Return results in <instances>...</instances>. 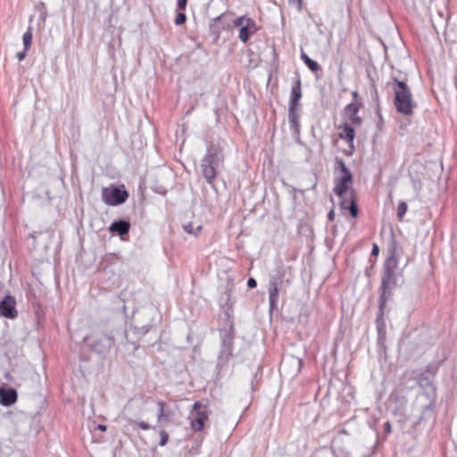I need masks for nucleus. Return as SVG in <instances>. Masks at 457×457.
Segmentation results:
<instances>
[{
    "label": "nucleus",
    "instance_id": "nucleus-4",
    "mask_svg": "<svg viewBox=\"0 0 457 457\" xmlns=\"http://www.w3.org/2000/svg\"><path fill=\"white\" fill-rule=\"evenodd\" d=\"M335 181L336 186L333 188V192L340 198L341 208L349 210L352 217H357L359 210L354 196V191L352 189L353 185L339 180Z\"/></svg>",
    "mask_w": 457,
    "mask_h": 457
},
{
    "label": "nucleus",
    "instance_id": "nucleus-9",
    "mask_svg": "<svg viewBox=\"0 0 457 457\" xmlns=\"http://www.w3.org/2000/svg\"><path fill=\"white\" fill-rule=\"evenodd\" d=\"M0 315L7 319H15L18 316L16 300L11 295H6L0 301Z\"/></svg>",
    "mask_w": 457,
    "mask_h": 457
},
{
    "label": "nucleus",
    "instance_id": "nucleus-23",
    "mask_svg": "<svg viewBox=\"0 0 457 457\" xmlns=\"http://www.w3.org/2000/svg\"><path fill=\"white\" fill-rule=\"evenodd\" d=\"M22 41L24 45L25 51H28L31 46L32 42V32L31 28H29V29L23 34Z\"/></svg>",
    "mask_w": 457,
    "mask_h": 457
},
{
    "label": "nucleus",
    "instance_id": "nucleus-13",
    "mask_svg": "<svg viewBox=\"0 0 457 457\" xmlns=\"http://www.w3.org/2000/svg\"><path fill=\"white\" fill-rule=\"evenodd\" d=\"M336 170H339L341 175L335 179V180H339L341 182H345L347 184L353 185V178L350 170L347 168L345 162L339 158L336 159Z\"/></svg>",
    "mask_w": 457,
    "mask_h": 457
},
{
    "label": "nucleus",
    "instance_id": "nucleus-5",
    "mask_svg": "<svg viewBox=\"0 0 457 457\" xmlns=\"http://www.w3.org/2000/svg\"><path fill=\"white\" fill-rule=\"evenodd\" d=\"M129 194L124 188V186L116 187L112 185L108 187H103L102 199L111 206L120 205L127 201Z\"/></svg>",
    "mask_w": 457,
    "mask_h": 457
},
{
    "label": "nucleus",
    "instance_id": "nucleus-24",
    "mask_svg": "<svg viewBox=\"0 0 457 457\" xmlns=\"http://www.w3.org/2000/svg\"><path fill=\"white\" fill-rule=\"evenodd\" d=\"M37 10L39 12V20L42 22H45L47 17V10L44 2H39L36 6Z\"/></svg>",
    "mask_w": 457,
    "mask_h": 457
},
{
    "label": "nucleus",
    "instance_id": "nucleus-34",
    "mask_svg": "<svg viewBox=\"0 0 457 457\" xmlns=\"http://www.w3.org/2000/svg\"><path fill=\"white\" fill-rule=\"evenodd\" d=\"M290 4H296L299 12L303 10V0H288Z\"/></svg>",
    "mask_w": 457,
    "mask_h": 457
},
{
    "label": "nucleus",
    "instance_id": "nucleus-10",
    "mask_svg": "<svg viewBox=\"0 0 457 457\" xmlns=\"http://www.w3.org/2000/svg\"><path fill=\"white\" fill-rule=\"evenodd\" d=\"M113 344L114 340L112 337L106 334H101L92 342L91 347L94 352L99 354H104L111 349Z\"/></svg>",
    "mask_w": 457,
    "mask_h": 457
},
{
    "label": "nucleus",
    "instance_id": "nucleus-15",
    "mask_svg": "<svg viewBox=\"0 0 457 457\" xmlns=\"http://www.w3.org/2000/svg\"><path fill=\"white\" fill-rule=\"evenodd\" d=\"M301 98H302L301 80H300V79H297L294 81L292 88H291L288 107L300 108Z\"/></svg>",
    "mask_w": 457,
    "mask_h": 457
},
{
    "label": "nucleus",
    "instance_id": "nucleus-14",
    "mask_svg": "<svg viewBox=\"0 0 457 457\" xmlns=\"http://www.w3.org/2000/svg\"><path fill=\"white\" fill-rule=\"evenodd\" d=\"M361 104L352 102L344 109L345 115L351 120L353 125H361V118L357 115Z\"/></svg>",
    "mask_w": 457,
    "mask_h": 457
},
{
    "label": "nucleus",
    "instance_id": "nucleus-19",
    "mask_svg": "<svg viewBox=\"0 0 457 457\" xmlns=\"http://www.w3.org/2000/svg\"><path fill=\"white\" fill-rule=\"evenodd\" d=\"M416 380L420 386L422 387L428 395L434 396L436 395V386L428 376L420 374Z\"/></svg>",
    "mask_w": 457,
    "mask_h": 457
},
{
    "label": "nucleus",
    "instance_id": "nucleus-29",
    "mask_svg": "<svg viewBox=\"0 0 457 457\" xmlns=\"http://www.w3.org/2000/svg\"><path fill=\"white\" fill-rule=\"evenodd\" d=\"M163 417H164V403L158 402V415H157L158 422H162Z\"/></svg>",
    "mask_w": 457,
    "mask_h": 457
},
{
    "label": "nucleus",
    "instance_id": "nucleus-3",
    "mask_svg": "<svg viewBox=\"0 0 457 457\" xmlns=\"http://www.w3.org/2000/svg\"><path fill=\"white\" fill-rule=\"evenodd\" d=\"M397 264L398 261L395 257V251H391L390 255L387 257L384 264V272L379 288L383 298L386 295H393V291L397 286V279L395 276Z\"/></svg>",
    "mask_w": 457,
    "mask_h": 457
},
{
    "label": "nucleus",
    "instance_id": "nucleus-33",
    "mask_svg": "<svg viewBox=\"0 0 457 457\" xmlns=\"http://www.w3.org/2000/svg\"><path fill=\"white\" fill-rule=\"evenodd\" d=\"M187 0H178L177 8L180 11H184L187 7Z\"/></svg>",
    "mask_w": 457,
    "mask_h": 457
},
{
    "label": "nucleus",
    "instance_id": "nucleus-42",
    "mask_svg": "<svg viewBox=\"0 0 457 457\" xmlns=\"http://www.w3.org/2000/svg\"><path fill=\"white\" fill-rule=\"evenodd\" d=\"M97 428H98V429H100V430H102V431H104V430H106V426L102 425V424H99V425L97 426Z\"/></svg>",
    "mask_w": 457,
    "mask_h": 457
},
{
    "label": "nucleus",
    "instance_id": "nucleus-2",
    "mask_svg": "<svg viewBox=\"0 0 457 457\" xmlns=\"http://www.w3.org/2000/svg\"><path fill=\"white\" fill-rule=\"evenodd\" d=\"M394 80V92H395V106L398 112L410 115L412 113L416 104L412 99V95L410 87L407 86L404 79H402L395 74L392 75Z\"/></svg>",
    "mask_w": 457,
    "mask_h": 457
},
{
    "label": "nucleus",
    "instance_id": "nucleus-39",
    "mask_svg": "<svg viewBox=\"0 0 457 457\" xmlns=\"http://www.w3.org/2000/svg\"><path fill=\"white\" fill-rule=\"evenodd\" d=\"M328 219L330 220V221H333L334 219H335V212H334V210H331L328 213Z\"/></svg>",
    "mask_w": 457,
    "mask_h": 457
},
{
    "label": "nucleus",
    "instance_id": "nucleus-11",
    "mask_svg": "<svg viewBox=\"0 0 457 457\" xmlns=\"http://www.w3.org/2000/svg\"><path fill=\"white\" fill-rule=\"evenodd\" d=\"M233 337L229 332L222 336V346L219 355L220 364H225L232 355Z\"/></svg>",
    "mask_w": 457,
    "mask_h": 457
},
{
    "label": "nucleus",
    "instance_id": "nucleus-7",
    "mask_svg": "<svg viewBox=\"0 0 457 457\" xmlns=\"http://www.w3.org/2000/svg\"><path fill=\"white\" fill-rule=\"evenodd\" d=\"M284 273L278 270L270 275L269 287V301L270 310L277 308L278 300V289L282 284Z\"/></svg>",
    "mask_w": 457,
    "mask_h": 457
},
{
    "label": "nucleus",
    "instance_id": "nucleus-30",
    "mask_svg": "<svg viewBox=\"0 0 457 457\" xmlns=\"http://www.w3.org/2000/svg\"><path fill=\"white\" fill-rule=\"evenodd\" d=\"M222 18V15H220L214 19L212 20V23L210 25V28L212 32L219 34L220 33V28L216 27V23Z\"/></svg>",
    "mask_w": 457,
    "mask_h": 457
},
{
    "label": "nucleus",
    "instance_id": "nucleus-35",
    "mask_svg": "<svg viewBox=\"0 0 457 457\" xmlns=\"http://www.w3.org/2000/svg\"><path fill=\"white\" fill-rule=\"evenodd\" d=\"M247 286L250 288H254L257 286V282L253 278H249L247 280Z\"/></svg>",
    "mask_w": 457,
    "mask_h": 457
},
{
    "label": "nucleus",
    "instance_id": "nucleus-25",
    "mask_svg": "<svg viewBox=\"0 0 457 457\" xmlns=\"http://www.w3.org/2000/svg\"><path fill=\"white\" fill-rule=\"evenodd\" d=\"M408 210V205L404 201L399 203L397 207V218L399 220H403V217Z\"/></svg>",
    "mask_w": 457,
    "mask_h": 457
},
{
    "label": "nucleus",
    "instance_id": "nucleus-36",
    "mask_svg": "<svg viewBox=\"0 0 457 457\" xmlns=\"http://www.w3.org/2000/svg\"><path fill=\"white\" fill-rule=\"evenodd\" d=\"M137 426L144 430H148L151 428V426L145 421L138 422Z\"/></svg>",
    "mask_w": 457,
    "mask_h": 457
},
{
    "label": "nucleus",
    "instance_id": "nucleus-26",
    "mask_svg": "<svg viewBox=\"0 0 457 457\" xmlns=\"http://www.w3.org/2000/svg\"><path fill=\"white\" fill-rule=\"evenodd\" d=\"M183 228L188 234L197 235V233L201 230L202 227L198 225L196 228H195L193 223L188 222L183 225Z\"/></svg>",
    "mask_w": 457,
    "mask_h": 457
},
{
    "label": "nucleus",
    "instance_id": "nucleus-12",
    "mask_svg": "<svg viewBox=\"0 0 457 457\" xmlns=\"http://www.w3.org/2000/svg\"><path fill=\"white\" fill-rule=\"evenodd\" d=\"M302 367V360L289 355L287 357H283L279 370L280 371L288 372L289 369L292 368L291 375L295 376L299 373Z\"/></svg>",
    "mask_w": 457,
    "mask_h": 457
},
{
    "label": "nucleus",
    "instance_id": "nucleus-32",
    "mask_svg": "<svg viewBox=\"0 0 457 457\" xmlns=\"http://www.w3.org/2000/svg\"><path fill=\"white\" fill-rule=\"evenodd\" d=\"M160 436H161V440H160L159 445H160L161 446H163V445H165L167 444V442H168L169 435H168V433H167V432H165V431H163V430H162V431H161Z\"/></svg>",
    "mask_w": 457,
    "mask_h": 457
},
{
    "label": "nucleus",
    "instance_id": "nucleus-20",
    "mask_svg": "<svg viewBox=\"0 0 457 457\" xmlns=\"http://www.w3.org/2000/svg\"><path fill=\"white\" fill-rule=\"evenodd\" d=\"M130 224L129 221L125 220H120L117 221H114L110 226V230L112 232L117 233L121 237L125 235H127L129 231Z\"/></svg>",
    "mask_w": 457,
    "mask_h": 457
},
{
    "label": "nucleus",
    "instance_id": "nucleus-37",
    "mask_svg": "<svg viewBox=\"0 0 457 457\" xmlns=\"http://www.w3.org/2000/svg\"><path fill=\"white\" fill-rule=\"evenodd\" d=\"M27 52L28 51H25V49L22 51V52H19L17 53L16 54V57L19 61H22L25 59L26 55H27Z\"/></svg>",
    "mask_w": 457,
    "mask_h": 457
},
{
    "label": "nucleus",
    "instance_id": "nucleus-27",
    "mask_svg": "<svg viewBox=\"0 0 457 457\" xmlns=\"http://www.w3.org/2000/svg\"><path fill=\"white\" fill-rule=\"evenodd\" d=\"M187 21V16L184 12H178L175 18V24L178 26L183 25Z\"/></svg>",
    "mask_w": 457,
    "mask_h": 457
},
{
    "label": "nucleus",
    "instance_id": "nucleus-31",
    "mask_svg": "<svg viewBox=\"0 0 457 457\" xmlns=\"http://www.w3.org/2000/svg\"><path fill=\"white\" fill-rule=\"evenodd\" d=\"M249 18L245 17V16H240L238 18H237L235 21H234V25L236 27H240L242 28V26L245 25L246 23V20H248Z\"/></svg>",
    "mask_w": 457,
    "mask_h": 457
},
{
    "label": "nucleus",
    "instance_id": "nucleus-8",
    "mask_svg": "<svg viewBox=\"0 0 457 457\" xmlns=\"http://www.w3.org/2000/svg\"><path fill=\"white\" fill-rule=\"evenodd\" d=\"M194 412L191 413V427L195 431H201L204 427V422L208 419L207 407L199 402L193 405Z\"/></svg>",
    "mask_w": 457,
    "mask_h": 457
},
{
    "label": "nucleus",
    "instance_id": "nucleus-38",
    "mask_svg": "<svg viewBox=\"0 0 457 457\" xmlns=\"http://www.w3.org/2000/svg\"><path fill=\"white\" fill-rule=\"evenodd\" d=\"M378 252H379L378 246L376 244H374L373 247H372L371 254L377 255V254H378Z\"/></svg>",
    "mask_w": 457,
    "mask_h": 457
},
{
    "label": "nucleus",
    "instance_id": "nucleus-28",
    "mask_svg": "<svg viewBox=\"0 0 457 457\" xmlns=\"http://www.w3.org/2000/svg\"><path fill=\"white\" fill-rule=\"evenodd\" d=\"M151 326L150 325H144L142 327H139L137 325H134V329L137 334L140 335H145L150 330Z\"/></svg>",
    "mask_w": 457,
    "mask_h": 457
},
{
    "label": "nucleus",
    "instance_id": "nucleus-6",
    "mask_svg": "<svg viewBox=\"0 0 457 457\" xmlns=\"http://www.w3.org/2000/svg\"><path fill=\"white\" fill-rule=\"evenodd\" d=\"M392 295H386L385 298L382 297V294L379 295V312L376 320L377 331H378V342L383 344L386 340V323L384 315L386 312V303L391 299Z\"/></svg>",
    "mask_w": 457,
    "mask_h": 457
},
{
    "label": "nucleus",
    "instance_id": "nucleus-17",
    "mask_svg": "<svg viewBox=\"0 0 457 457\" xmlns=\"http://www.w3.org/2000/svg\"><path fill=\"white\" fill-rule=\"evenodd\" d=\"M17 397L14 388L0 387V403L3 406H11L17 401Z\"/></svg>",
    "mask_w": 457,
    "mask_h": 457
},
{
    "label": "nucleus",
    "instance_id": "nucleus-18",
    "mask_svg": "<svg viewBox=\"0 0 457 457\" xmlns=\"http://www.w3.org/2000/svg\"><path fill=\"white\" fill-rule=\"evenodd\" d=\"M300 108L288 107V121L291 129L295 131V133H300Z\"/></svg>",
    "mask_w": 457,
    "mask_h": 457
},
{
    "label": "nucleus",
    "instance_id": "nucleus-16",
    "mask_svg": "<svg viewBox=\"0 0 457 457\" xmlns=\"http://www.w3.org/2000/svg\"><path fill=\"white\" fill-rule=\"evenodd\" d=\"M257 31V25L253 19L246 20L245 25L239 29L238 37L243 43H246L250 37Z\"/></svg>",
    "mask_w": 457,
    "mask_h": 457
},
{
    "label": "nucleus",
    "instance_id": "nucleus-40",
    "mask_svg": "<svg viewBox=\"0 0 457 457\" xmlns=\"http://www.w3.org/2000/svg\"><path fill=\"white\" fill-rule=\"evenodd\" d=\"M352 96L353 97V102H357L356 100H357V97H358V92L357 91H353L352 93Z\"/></svg>",
    "mask_w": 457,
    "mask_h": 457
},
{
    "label": "nucleus",
    "instance_id": "nucleus-22",
    "mask_svg": "<svg viewBox=\"0 0 457 457\" xmlns=\"http://www.w3.org/2000/svg\"><path fill=\"white\" fill-rule=\"evenodd\" d=\"M343 129V132L340 133L339 137L343 139H345L347 142H353L354 138V129L348 124H345Z\"/></svg>",
    "mask_w": 457,
    "mask_h": 457
},
{
    "label": "nucleus",
    "instance_id": "nucleus-41",
    "mask_svg": "<svg viewBox=\"0 0 457 457\" xmlns=\"http://www.w3.org/2000/svg\"><path fill=\"white\" fill-rule=\"evenodd\" d=\"M385 426H386V432H387V433H390V432H391V425H390L388 422H386V423L385 424Z\"/></svg>",
    "mask_w": 457,
    "mask_h": 457
},
{
    "label": "nucleus",
    "instance_id": "nucleus-21",
    "mask_svg": "<svg viewBox=\"0 0 457 457\" xmlns=\"http://www.w3.org/2000/svg\"><path fill=\"white\" fill-rule=\"evenodd\" d=\"M301 58L306 66L312 71L316 72L320 69L319 63L312 59H311L304 52L301 53Z\"/></svg>",
    "mask_w": 457,
    "mask_h": 457
},
{
    "label": "nucleus",
    "instance_id": "nucleus-1",
    "mask_svg": "<svg viewBox=\"0 0 457 457\" xmlns=\"http://www.w3.org/2000/svg\"><path fill=\"white\" fill-rule=\"evenodd\" d=\"M224 163L223 147L220 144L212 143L205 155L201 160L200 170L207 184L214 186L217 174Z\"/></svg>",
    "mask_w": 457,
    "mask_h": 457
}]
</instances>
